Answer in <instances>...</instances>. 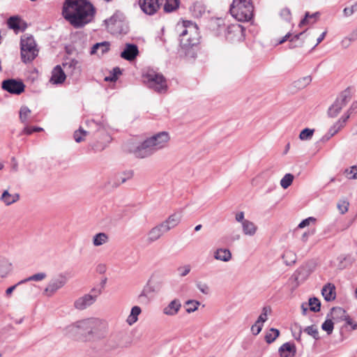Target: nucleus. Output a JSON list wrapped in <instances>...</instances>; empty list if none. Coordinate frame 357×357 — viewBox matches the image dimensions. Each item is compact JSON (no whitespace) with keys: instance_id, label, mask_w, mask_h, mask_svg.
<instances>
[{"instance_id":"ea45409f","label":"nucleus","mask_w":357,"mask_h":357,"mask_svg":"<svg viewBox=\"0 0 357 357\" xmlns=\"http://www.w3.org/2000/svg\"><path fill=\"white\" fill-rule=\"evenodd\" d=\"M305 31L301 32L298 34H296L294 36H292L291 38L289 39V49H294L297 47H300L303 45L302 41H299L300 38L305 33Z\"/></svg>"},{"instance_id":"c85d7f7f","label":"nucleus","mask_w":357,"mask_h":357,"mask_svg":"<svg viewBox=\"0 0 357 357\" xmlns=\"http://www.w3.org/2000/svg\"><path fill=\"white\" fill-rule=\"evenodd\" d=\"M295 347L294 344H290L289 342H286L283 344L280 348H279V353L280 356L282 357H290V353L293 352V354L295 353ZM294 354H292L293 356Z\"/></svg>"},{"instance_id":"473e14b6","label":"nucleus","mask_w":357,"mask_h":357,"mask_svg":"<svg viewBox=\"0 0 357 357\" xmlns=\"http://www.w3.org/2000/svg\"><path fill=\"white\" fill-rule=\"evenodd\" d=\"M337 261L339 268L344 269L352 264L353 259L350 255H342L337 257Z\"/></svg>"},{"instance_id":"412c9836","label":"nucleus","mask_w":357,"mask_h":357,"mask_svg":"<svg viewBox=\"0 0 357 357\" xmlns=\"http://www.w3.org/2000/svg\"><path fill=\"white\" fill-rule=\"evenodd\" d=\"M181 307V303L178 299L172 301L167 306L164 307L163 313L166 315H176Z\"/></svg>"},{"instance_id":"0e129e2a","label":"nucleus","mask_w":357,"mask_h":357,"mask_svg":"<svg viewBox=\"0 0 357 357\" xmlns=\"http://www.w3.org/2000/svg\"><path fill=\"white\" fill-rule=\"evenodd\" d=\"M357 10V2L352 5L351 7H347L343 10V13L345 17L351 16Z\"/></svg>"},{"instance_id":"e2e57ef3","label":"nucleus","mask_w":357,"mask_h":357,"mask_svg":"<svg viewBox=\"0 0 357 357\" xmlns=\"http://www.w3.org/2000/svg\"><path fill=\"white\" fill-rule=\"evenodd\" d=\"M102 291L103 290L100 287L96 285L91 289L89 294L93 298L95 301H96L97 298L102 293Z\"/></svg>"},{"instance_id":"de8ad7c7","label":"nucleus","mask_w":357,"mask_h":357,"mask_svg":"<svg viewBox=\"0 0 357 357\" xmlns=\"http://www.w3.org/2000/svg\"><path fill=\"white\" fill-rule=\"evenodd\" d=\"M31 114V110L26 106L22 107L20 111V119L24 125L28 124V116Z\"/></svg>"},{"instance_id":"a18cd8bd","label":"nucleus","mask_w":357,"mask_h":357,"mask_svg":"<svg viewBox=\"0 0 357 357\" xmlns=\"http://www.w3.org/2000/svg\"><path fill=\"white\" fill-rule=\"evenodd\" d=\"M333 318L343 319L347 315V312L342 307H335L331 309Z\"/></svg>"},{"instance_id":"dca6fc26","label":"nucleus","mask_w":357,"mask_h":357,"mask_svg":"<svg viewBox=\"0 0 357 357\" xmlns=\"http://www.w3.org/2000/svg\"><path fill=\"white\" fill-rule=\"evenodd\" d=\"M166 232L167 231L162 223L156 225L149 231L146 239L147 243L150 244L156 241Z\"/></svg>"},{"instance_id":"20e7f679","label":"nucleus","mask_w":357,"mask_h":357,"mask_svg":"<svg viewBox=\"0 0 357 357\" xmlns=\"http://www.w3.org/2000/svg\"><path fill=\"white\" fill-rule=\"evenodd\" d=\"M253 10L251 0H233L229 12L236 20L248 22L252 18Z\"/></svg>"},{"instance_id":"4be33fe9","label":"nucleus","mask_w":357,"mask_h":357,"mask_svg":"<svg viewBox=\"0 0 357 357\" xmlns=\"http://www.w3.org/2000/svg\"><path fill=\"white\" fill-rule=\"evenodd\" d=\"M181 215L180 213H175L169 216V218L162 222L163 227L166 229L167 231L175 227L181 221Z\"/></svg>"},{"instance_id":"f8f14e48","label":"nucleus","mask_w":357,"mask_h":357,"mask_svg":"<svg viewBox=\"0 0 357 357\" xmlns=\"http://www.w3.org/2000/svg\"><path fill=\"white\" fill-rule=\"evenodd\" d=\"M349 99V92L344 91L337 98L335 102L329 107L328 114L330 117L334 118L340 113L343 107L348 102Z\"/></svg>"},{"instance_id":"09e8293b","label":"nucleus","mask_w":357,"mask_h":357,"mask_svg":"<svg viewBox=\"0 0 357 357\" xmlns=\"http://www.w3.org/2000/svg\"><path fill=\"white\" fill-rule=\"evenodd\" d=\"M200 305V302L195 300H188L185 302L186 312L188 313H192L196 311Z\"/></svg>"},{"instance_id":"49530a36","label":"nucleus","mask_w":357,"mask_h":357,"mask_svg":"<svg viewBox=\"0 0 357 357\" xmlns=\"http://www.w3.org/2000/svg\"><path fill=\"white\" fill-rule=\"evenodd\" d=\"M271 308L269 306H264L262 308V312L261 314L259 316L257 320L256 321L257 324H261L263 325V324L268 319V314L271 313Z\"/></svg>"},{"instance_id":"b1692460","label":"nucleus","mask_w":357,"mask_h":357,"mask_svg":"<svg viewBox=\"0 0 357 357\" xmlns=\"http://www.w3.org/2000/svg\"><path fill=\"white\" fill-rule=\"evenodd\" d=\"M349 118V114L343 115L328 130L331 136H334L345 125L347 121Z\"/></svg>"},{"instance_id":"052dcab7","label":"nucleus","mask_w":357,"mask_h":357,"mask_svg":"<svg viewBox=\"0 0 357 357\" xmlns=\"http://www.w3.org/2000/svg\"><path fill=\"white\" fill-rule=\"evenodd\" d=\"M349 206V202L345 199H342L338 202L337 207L341 214H344L348 211Z\"/></svg>"},{"instance_id":"9b49d317","label":"nucleus","mask_w":357,"mask_h":357,"mask_svg":"<svg viewBox=\"0 0 357 357\" xmlns=\"http://www.w3.org/2000/svg\"><path fill=\"white\" fill-rule=\"evenodd\" d=\"M157 151L151 144V141L149 140L148 138L145 139L142 143L137 146L133 151L132 153L136 158H145L152 155Z\"/></svg>"},{"instance_id":"c03bdc74","label":"nucleus","mask_w":357,"mask_h":357,"mask_svg":"<svg viewBox=\"0 0 357 357\" xmlns=\"http://www.w3.org/2000/svg\"><path fill=\"white\" fill-rule=\"evenodd\" d=\"M307 305L312 312H317L320 311L321 303L319 300L315 297L310 298Z\"/></svg>"},{"instance_id":"a19ab883","label":"nucleus","mask_w":357,"mask_h":357,"mask_svg":"<svg viewBox=\"0 0 357 357\" xmlns=\"http://www.w3.org/2000/svg\"><path fill=\"white\" fill-rule=\"evenodd\" d=\"M47 277L45 273H38L33 275L29 276L27 278L20 280L17 282V284H22L29 281H41Z\"/></svg>"},{"instance_id":"f3484780","label":"nucleus","mask_w":357,"mask_h":357,"mask_svg":"<svg viewBox=\"0 0 357 357\" xmlns=\"http://www.w3.org/2000/svg\"><path fill=\"white\" fill-rule=\"evenodd\" d=\"M95 302L93 298L86 294L75 301L74 307L78 310H83L93 305Z\"/></svg>"},{"instance_id":"39448f33","label":"nucleus","mask_w":357,"mask_h":357,"mask_svg":"<svg viewBox=\"0 0 357 357\" xmlns=\"http://www.w3.org/2000/svg\"><path fill=\"white\" fill-rule=\"evenodd\" d=\"M38 49L33 36L24 34L20 39V54L22 61L30 63L34 60L38 54Z\"/></svg>"},{"instance_id":"6e6552de","label":"nucleus","mask_w":357,"mask_h":357,"mask_svg":"<svg viewBox=\"0 0 357 357\" xmlns=\"http://www.w3.org/2000/svg\"><path fill=\"white\" fill-rule=\"evenodd\" d=\"M67 283V278L63 273L52 278L44 290V295L51 297Z\"/></svg>"},{"instance_id":"69168bd1","label":"nucleus","mask_w":357,"mask_h":357,"mask_svg":"<svg viewBox=\"0 0 357 357\" xmlns=\"http://www.w3.org/2000/svg\"><path fill=\"white\" fill-rule=\"evenodd\" d=\"M315 221H316V219L314 218L309 217V218L302 220L299 223L298 227V228H304V227L308 226L310 224V222H314Z\"/></svg>"},{"instance_id":"6e6d98bb","label":"nucleus","mask_w":357,"mask_h":357,"mask_svg":"<svg viewBox=\"0 0 357 357\" xmlns=\"http://www.w3.org/2000/svg\"><path fill=\"white\" fill-rule=\"evenodd\" d=\"M323 331H326L328 335L333 333L334 328V324L331 319H326L321 325Z\"/></svg>"},{"instance_id":"37998d69","label":"nucleus","mask_w":357,"mask_h":357,"mask_svg":"<svg viewBox=\"0 0 357 357\" xmlns=\"http://www.w3.org/2000/svg\"><path fill=\"white\" fill-rule=\"evenodd\" d=\"M20 21L21 19L18 16L10 17L7 22L8 26L11 29L18 30L20 29Z\"/></svg>"},{"instance_id":"338daca9","label":"nucleus","mask_w":357,"mask_h":357,"mask_svg":"<svg viewBox=\"0 0 357 357\" xmlns=\"http://www.w3.org/2000/svg\"><path fill=\"white\" fill-rule=\"evenodd\" d=\"M197 289L203 294H208L209 293L208 286L205 283L198 282L197 284Z\"/></svg>"},{"instance_id":"4468645a","label":"nucleus","mask_w":357,"mask_h":357,"mask_svg":"<svg viewBox=\"0 0 357 357\" xmlns=\"http://www.w3.org/2000/svg\"><path fill=\"white\" fill-rule=\"evenodd\" d=\"M122 347V335L115 334L111 335L106 340L102 346V351L109 353L116 350Z\"/></svg>"},{"instance_id":"f257e3e1","label":"nucleus","mask_w":357,"mask_h":357,"mask_svg":"<svg viewBox=\"0 0 357 357\" xmlns=\"http://www.w3.org/2000/svg\"><path fill=\"white\" fill-rule=\"evenodd\" d=\"M95 13L94 6L86 0H66L63 3V16L75 28L91 22Z\"/></svg>"},{"instance_id":"72a5a7b5","label":"nucleus","mask_w":357,"mask_h":357,"mask_svg":"<svg viewBox=\"0 0 357 357\" xmlns=\"http://www.w3.org/2000/svg\"><path fill=\"white\" fill-rule=\"evenodd\" d=\"M319 16V12H316L313 14H310L309 12H306L304 18L300 22L298 26L301 27L310 23H314L317 21Z\"/></svg>"},{"instance_id":"c756f323","label":"nucleus","mask_w":357,"mask_h":357,"mask_svg":"<svg viewBox=\"0 0 357 357\" xmlns=\"http://www.w3.org/2000/svg\"><path fill=\"white\" fill-rule=\"evenodd\" d=\"M241 225L244 234L248 236L255 235L257 231V227L252 222L247 220L246 221H243Z\"/></svg>"},{"instance_id":"1a4fd4ad","label":"nucleus","mask_w":357,"mask_h":357,"mask_svg":"<svg viewBox=\"0 0 357 357\" xmlns=\"http://www.w3.org/2000/svg\"><path fill=\"white\" fill-rule=\"evenodd\" d=\"M225 36L231 43L241 42L245 38V29L239 24H230L227 26Z\"/></svg>"},{"instance_id":"c9c22d12","label":"nucleus","mask_w":357,"mask_h":357,"mask_svg":"<svg viewBox=\"0 0 357 357\" xmlns=\"http://www.w3.org/2000/svg\"><path fill=\"white\" fill-rule=\"evenodd\" d=\"M97 130L94 133V138L97 139L99 135H101L104 139V141L107 142L109 141L110 137L107 132L106 127L104 125L103 123H97Z\"/></svg>"},{"instance_id":"bb28decb","label":"nucleus","mask_w":357,"mask_h":357,"mask_svg":"<svg viewBox=\"0 0 357 357\" xmlns=\"http://www.w3.org/2000/svg\"><path fill=\"white\" fill-rule=\"evenodd\" d=\"M19 199V194H10L7 190L3 191L1 197V200L7 206L16 202Z\"/></svg>"},{"instance_id":"0eeeda50","label":"nucleus","mask_w":357,"mask_h":357,"mask_svg":"<svg viewBox=\"0 0 357 357\" xmlns=\"http://www.w3.org/2000/svg\"><path fill=\"white\" fill-rule=\"evenodd\" d=\"M124 19V15L121 12L116 11L112 16L105 20L108 31L112 34L121 33Z\"/></svg>"},{"instance_id":"603ef678","label":"nucleus","mask_w":357,"mask_h":357,"mask_svg":"<svg viewBox=\"0 0 357 357\" xmlns=\"http://www.w3.org/2000/svg\"><path fill=\"white\" fill-rule=\"evenodd\" d=\"M142 310L139 306H134L131 309L130 315L129 317L130 324L137 321V316L141 313Z\"/></svg>"},{"instance_id":"393cba45","label":"nucleus","mask_w":357,"mask_h":357,"mask_svg":"<svg viewBox=\"0 0 357 357\" xmlns=\"http://www.w3.org/2000/svg\"><path fill=\"white\" fill-rule=\"evenodd\" d=\"M214 258L217 260L227 262L231 259V253L228 249L219 248L215 251Z\"/></svg>"},{"instance_id":"864d4df0","label":"nucleus","mask_w":357,"mask_h":357,"mask_svg":"<svg viewBox=\"0 0 357 357\" xmlns=\"http://www.w3.org/2000/svg\"><path fill=\"white\" fill-rule=\"evenodd\" d=\"M87 132L82 128H79V130L75 131L73 137L76 142L79 143L84 140V137L87 135Z\"/></svg>"},{"instance_id":"680f3d73","label":"nucleus","mask_w":357,"mask_h":357,"mask_svg":"<svg viewBox=\"0 0 357 357\" xmlns=\"http://www.w3.org/2000/svg\"><path fill=\"white\" fill-rule=\"evenodd\" d=\"M190 270L191 266L190 264H185L177 268V271L178 272L180 277L186 276L190 272Z\"/></svg>"},{"instance_id":"e433bc0d","label":"nucleus","mask_w":357,"mask_h":357,"mask_svg":"<svg viewBox=\"0 0 357 357\" xmlns=\"http://www.w3.org/2000/svg\"><path fill=\"white\" fill-rule=\"evenodd\" d=\"M154 291V288L149 284L144 286L142 291L139 295V300L141 303H147L149 301L148 296Z\"/></svg>"},{"instance_id":"5701e85b","label":"nucleus","mask_w":357,"mask_h":357,"mask_svg":"<svg viewBox=\"0 0 357 357\" xmlns=\"http://www.w3.org/2000/svg\"><path fill=\"white\" fill-rule=\"evenodd\" d=\"M322 296L326 301H331L335 298V287L334 284L328 283L321 290Z\"/></svg>"},{"instance_id":"5fc2aeb1","label":"nucleus","mask_w":357,"mask_h":357,"mask_svg":"<svg viewBox=\"0 0 357 357\" xmlns=\"http://www.w3.org/2000/svg\"><path fill=\"white\" fill-rule=\"evenodd\" d=\"M121 70L119 67L114 68L111 72V75L105 77V81L116 82L118 77L121 75Z\"/></svg>"},{"instance_id":"3c124183","label":"nucleus","mask_w":357,"mask_h":357,"mask_svg":"<svg viewBox=\"0 0 357 357\" xmlns=\"http://www.w3.org/2000/svg\"><path fill=\"white\" fill-rule=\"evenodd\" d=\"M294 180V176L291 174H286L280 181V185L284 189H287L291 185Z\"/></svg>"},{"instance_id":"13d9d810","label":"nucleus","mask_w":357,"mask_h":357,"mask_svg":"<svg viewBox=\"0 0 357 357\" xmlns=\"http://www.w3.org/2000/svg\"><path fill=\"white\" fill-rule=\"evenodd\" d=\"M134 176L133 170H127L122 173L121 175L119 176V180L120 181V183H124L128 180L131 179Z\"/></svg>"},{"instance_id":"4c0bfd02","label":"nucleus","mask_w":357,"mask_h":357,"mask_svg":"<svg viewBox=\"0 0 357 357\" xmlns=\"http://www.w3.org/2000/svg\"><path fill=\"white\" fill-rule=\"evenodd\" d=\"M180 0H165L164 5V11L171 13L178 8Z\"/></svg>"},{"instance_id":"cd10ccee","label":"nucleus","mask_w":357,"mask_h":357,"mask_svg":"<svg viewBox=\"0 0 357 357\" xmlns=\"http://www.w3.org/2000/svg\"><path fill=\"white\" fill-rule=\"evenodd\" d=\"M310 268L305 265L299 267L296 271V280H305L312 273Z\"/></svg>"},{"instance_id":"6ab92c4d","label":"nucleus","mask_w":357,"mask_h":357,"mask_svg":"<svg viewBox=\"0 0 357 357\" xmlns=\"http://www.w3.org/2000/svg\"><path fill=\"white\" fill-rule=\"evenodd\" d=\"M66 75L61 66H56L52 72L50 82L53 84H62L66 79Z\"/></svg>"},{"instance_id":"ddd939ff","label":"nucleus","mask_w":357,"mask_h":357,"mask_svg":"<svg viewBox=\"0 0 357 357\" xmlns=\"http://www.w3.org/2000/svg\"><path fill=\"white\" fill-rule=\"evenodd\" d=\"M162 0H139L138 4L142 11L148 15H155L160 9Z\"/></svg>"},{"instance_id":"774afa93","label":"nucleus","mask_w":357,"mask_h":357,"mask_svg":"<svg viewBox=\"0 0 357 357\" xmlns=\"http://www.w3.org/2000/svg\"><path fill=\"white\" fill-rule=\"evenodd\" d=\"M262 327H263L262 324H257V322L256 321L255 323V324H253L251 327V331H252V334L255 335H258L261 332Z\"/></svg>"},{"instance_id":"79ce46f5","label":"nucleus","mask_w":357,"mask_h":357,"mask_svg":"<svg viewBox=\"0 0 357 357\" xmlns=\"http://www.w3.org/2000/svg\"><path fill=\"white\" fill-rule=\"evenodd\" d=\"M280 331L279 330L271 328L268 333H266L265 335V340L268 344H271L273 342L275 339L279 336Z\"/></svg>"},{"instance_id":"7ed1b4c3","label":"nucleus","mask_w":357,"mask_h":357,"mask_svg":"<svg viewBox=\"0 0 357 357\" xmlns=\"http://www.w3.org/2000/svg\"><path fill=\"white\" fill-rule=\"evenodd\" d=\"M180 45L185 51L197 46L199 43V33L197 26L191 21H183L181 25L178 24Z\"/></svg>"},{"instance_id":"2eb2a0df","label":"nucleus","mask_w":357,"mask_h":357,"mask_svg":"<svg viewBox=\"0 0 357 357\" xmlns=\"http://www.w3.org/2000/svg\"><path fill=\"white\" fill-rule=\"evenodd\" d=\"M148 139L151 141V144L158 151L167 146L169 140V136L168 132L164 131L148 138Z\"/></svg>"},{"instance_id":"7c9ffc66","label":"nucleus","mask_w":357,"mask_h":357,"mask_svg":"<svg viewBox=\"0 0 357 357\" xmlns=\"http://www.w3.org/2000/svg\"><path fill=\"white\" fill-rule=\"evenodd\" d=\"M12 270V264L8 260H0V278H6Z\"/></svg>"},{"instance_id":"423d86ee","label":"nucleus","mask_w":357,"mask_h":357,"mask_svg":"<svg viewBox=\"0 0 357 357\" xmlns=\"http://www.w3.org/2000/svg\"><path fill=\"white\" fill-rule=\"evenodd\" d=\"M144 78L148 86L156 92L165 93L167 90V80L162 74L149 70L144 75Z\"/></svg>"},{"instance_id":"58836bf2","label":"nucleus","mask_w":357,"mask_h":357,"mask_svg":"<svg viewBox=\"0 0 357 357\" xmlns=\"http://www.w3.org/2000/svg\"><path fill=\"white\" fill-rule=\"evenodd\" d=\"M312 82V77L310 76H305L301 77L294 82V86L301 90L308 86Z\"/></svg>"},{"instance_id":"f03ea898","label":"nucleus","mask_w":357,"mask_h":357,"mask_svg":"<svg viewBox=\"0 0 357 357\" xmlns=\"http://www.w3.org/2000/svg\"><path fill=\"white\" fill-rule=\"evenodd\" d=\"M64 333L66 335L75 340H91L103 336L105 324L98 318L84 319L67 326Z\"/></svg>"},{"instance_id":"aec40b11","label":"nucleus","mask_w":357,"mask_h":357,"mask_svg":"<svg viewBox=\"0 0 357 357\" xmlns=\"http://www.w3.org/2000/svg\"><path fill=\"white\" fill-rule=\"evenodd\" d=\"M109 43L107 41L97 43L91 47V54H97L100 56L109 50Z\"/></svg>"},{"instance_id":"8fccbe9b","label":"nucleus","mask_w":357,"mask_h":357,"mask_svg":"<svg viewBox=\"0 0 357 357\" xmlns=\"http://www.w3.org/2000/svg\"><path fill=\"white\" fill-rule=\"evenodd\" d=\"M314 132V129L306 128L300 132L299 139L303 141L310 140L312 137Z\"/></svg>"},{"instance_id":"4d7b16f0","label":"nucleus","mask_w":357,"mask_h":357,"mask_svg":"<svg viewBox=\"0 0 357 357\" xmlns=\"http://www.w3.org/2000/svg\"><path fill=\"white\" fill-rule=\"evenodd\" d=\"M344 174L349 179L357 178V166L354 165L349 169H345Z\"/></svg>"},{"instance_id":"a878e982","label":"nucleus","mask_w":357,"mask_h":357,"mask_svg":"<svg viewBox=\"0 0 357 357\" xmlns=\"http://www.w3.org/2000/svg\"><path fill=\"white\" fill-rule=\"evenodd\" d=\"M67 73L73 74L76 70L79 71L78 61L74 59H68L62 63Z\"/></svg>"},{"instance_id":"f704fd0d","label":"nucleus","mask_w":357,"mask_h":357,"mask_svg":"<svg viewBox=\"0 0 357 357\" xmlns=\"http://www.w3.org/2000/svg\"><path fill=\"white\" fill-rule=\"evenodd\" d=\"M109 241V236L104 232L96 234L93 238V244L94 246H100L105 244Z\"/></svg>"},{"instance_id":"9d476101","label":"nucleus","mask_w":357,"mask_h":357,"mask_svg":"<svg viewBox=\"0 0 357 357\" xmlns=\"http://www.w3.org/2000/svg\"><path fill=\"white\" fill-rule=\"evenodd\" d=\"M1 88L11 94L20 95L24 91L25 85L21 80L8 79L2 82Z\"/></svg>"},{"instance_id":"bf43d9fd","label":"nucleus","mask_w":357,"mask_h":357,"mask_svg":"<svg viewBox=\"0 0 357 357\" xmlns=\"http://www.w3.org/2000/svg\"><path fill=\"white\" fill-rule=\"evenodd\" d=\"M304 331L309 335L312 336L315 340H319V332L316 326H310L304 329Z\"/></svg>"},{"instance_id":"a211bd4d","label":"nucleus","mask_w":357,"mask_h":357,"mask_svg":"<svg viewBox=\"0 0 357 357\" xmlns=\"http://www.w3.org/2000/svg\"><path fill=\"white\" fill-rule=\"evenodd\" d=\"M139 53L137 46L134 44H126V48L121 53V56L128 61L135 59Z\"/></svg>"},{"instance_id":"2f4dec72","label":"nucleus","mask_w":357,"mask_h":357,"mask_svg":"<svg viewBox=\"0 0 357 357\" xmlns=\"http://www.w3.org/2000/svg\"><path fill=\"white\" fill-rule=\"evenodd\" d=\"M284 259V262L287 266H291L296 261V255L294 252L287 250H285L282 256Z\"/></svg>"}]
</instances>
